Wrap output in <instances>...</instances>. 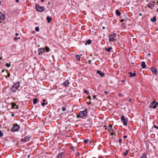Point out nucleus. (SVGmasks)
<instances>
[{"label": "nucleus", "mask_w": 158, "mask_h": 158, "mask_svg": "<svg viewBox=\"0 0 158 158\" xmlns=\"http://www.w3.org/2000/svg\"><path fill=\"white\" fill-rule=\"evenodd\" d=\"M96 98V96L95 95H94L93 96V98H94V99H95V98Z\"/></svg>", "instance_id": "nucleus-46"}, {"label": "nucleus", "mask_w": 158, "mask_h": 158, "mask_svg": "<svg viewBox=\"0 0 158 158\" xmlns=\"http://www.w3.org/2000/svg\"><path fill=\"white\" fill-rule=\"evenodd\" d=\"M109 126L110 127V128H112V125L110 124Z\"/></svg>", "instance_id": "nucleus-47"}, {"label": "nucleus", "mask_w": 158, "mask_h": 158, "mask_svg": "<svg viewBox=\"0 0 158 158\" xmlns=\"http://www.w3.org/2000/svg\"><path fill=\"white\" fill-rule=\"evenodd\" d=\"M152 71L155 74H156L157 70L155 67H152L151 68Z\"/></svg>", "instance_id": "nucleus-10"}, {"label": "nucleus", "mask_w": 158, "mask_h": 158, "mask_svg": "<svg viewBox=\"0 0 158 158\" xmlns=\"http://www.w3.org/2000/svg\"><path fill=\"white\" fill-rule=\"evenodd\" d=\"M88 98L89 99H91V96H89L88 97Z\"/></svg>", "instance_id": "nucleus-45"}, {"label": "nucleus", "mask_w": 158, "mask_h": 158, "mask_svg": "<svg viewBox=\"0 0 158 158\" xmlns=\"http://www.w3.org/2000/svg\"><path fill=\"white\" fill-rule=\"evenodd\" d=\"M3 133L0 130V136L1 137H2L3 136Z\"/></svg>", "instance_id": "nucleus-34"}, {"label": "nucleus", "mask_w": 158, "mask_h": 158, "mask_svg": "<svg viewBox=\"0 0 158 158\" xmlns=\"http://www.w3.org/2000/svg\"><path fill=\"white\" fill-rule=\"evenodd\" d=\"M35 8L36 10L39 12L43 11L44 10V6H40V5L38 4H36Z\"/></svg>", "instance_id": "nucleus-2"}, {"label": "nucleus", "mask_w": 158, "mask_h": 158, "mask_svg": "<svg viewBox=\"0 0 158 158\" xmlns=\"http://www.w3.org/2000/svg\"><path fill=\"white\" fill-rule=\"evenodd\" d=\"M87 114V109H86L84 111H81L79 113V114L77 115V117L82 118L86 116Z\"/></svg>", "instance_id": "nucleus-1"}, {"label": "nucleus", "mask_w": 158, "mask_h": 158, "mask_svg": "<svg viewBox=\"0 0 158 158\" xmlns=\"http://www.w3.org/2000/svg\"><path fill=\"white\" fill-rule=\"evenodd\" d=\"M141 158H146V157L144 156H143L141 157Z\"/></svg>", "instance_id": "nucleus-49"}, {"label": "nucleus", "mask_w": 158, "mask_h": 158, "mask_svg": "<svg viewBox=\"0 0 158 158\" xmlns=\"http://www.w3.org/2000/svg\"><path fill=\"white\" fill-rule=\"evenodd\" d=\"M121 119L122 121L125 120L126 119L125 118L124 116H122L121 117Z\"/></svg>", "instance_id": "nucleus-29"}, {"label": "nucleus", "mask_w": 158, "mask_h": 158, "mask_svg": "<svg viewBox=\"0 0 158 158\" xmlns=\"http://www.w3.org/2000/svg\"><path fill=\"white\" fill-rule=\"evenodd\" d=\"M12 106L13 108H15V106H16V104L15 103H11Z\"/></svg>", "instance_id": "nucleus-28"}, {"label": "nucleus", "mask_w": 158, "mask_h": 158, "mask_svg": "<svg viewBox=\"0 0 158 158\" xmlns=\"http://www.w3.org/2000/svg\"><path fill=\"white\" fill-rule=\"evenodd\" d=\"M104 93L106 94H108V92L107 91H105L104 92Z\"/></svg>", "instance_id": "nucleus-43"}, {"label": "nucleus", "mask_w": 158, "mask_h": 158, "mask_svg": "<svg viewBox=\"0 0 158 158\" xmlns=\"http://www.w3.org/2000/svg\"><path fill=\"white\" fill-rule=\"evenodd\" d=\"M14 115H14V114H11V116H12V117H13V116H14Z\"/></svg>", "instance_id": "nucleus-55"}, {"label": "nucleus", "mask_w": 158, "mask_h": 158, "mask_svg": "<svg viewBox=\"0 0 158 158\" xmlns=\"http://www.w3.org/2000/svg\"><path fill=\"white\" fill-rule=\"evenodd\" d=\"M45 49L43 48H41L38 50L39 54L40 55L42 54L44 51Z\"/></svg>", "instance_id": "nucleus-9"}, {"label": "nucleus", "mask_w": 158, "mask_h": 158, "mask_svg": "<svg viewBox=\"0 0 158 158\" xmlns=\"http://www.w3.org/2000/svg\"><path fill=\"white\" fill-rule=\"evenodd\" d=\"M17 89V88H16V87H15V86H13L11 89V90L12 91V92L15 91Z\"/></svg>", "instance_id": "nucleus-18"}, {"label": "nucleus", "mask_w": 158, "mask_h": 158, "mask_svg": "<svg viewBox=\"0 0 158 158\" xmlns=\"http://www.w3.org/2000/svg\"><path fill=\"white\" fill-rule=\"evenodd\" d=\"M18 35H19V34H18V33H16L15 34V35H16V36H18Z\"/></svg>", "instance_id": "nucleus-59"}, {"label": "nucleus", "mask_w": 158, "mask_h": 158, "mask_svg": "<svg viewBox=\"0 0 158 158\" xmlns=\"http://www.w3.org/2000/svg\"><path fill=\"white\" fill-rule=\"evenodd\" d=\"M154 127L155 128H156V129H158V126H156V125H154Z\"/></svg>", "instance_id": "nucleus-37"}, {"label": "nucleus", "mask_w": 158, "mask_h": 158, "mask_svg": "<svg viewBox=\"0 0 158 158\" xmlns=\"http://www.w3.org/2000/svg\"><path fill=\"white\" fill-rule=\"evenodd\" d=\"M88 141H89V139H85L84 140V142L85 143H88Z\"/></svg>", "instance_id": "nucleus-31"}, {"label": "nucleus", "mask_w": 158, "mask_h": 158, "mask_svg": "<svg viewBox=\"0 0 158 158\" xmlns=\"http://www.w3.org/2000/svg\"><path fill=\"white\" fill-rule=\"evenodd\" d=\"M141 66L143 69L145 68L146 67V65L145 64V62L144 61L142 62L141 63Z\"/></svg>", "instance_id": "nucleus-11"}, {"label": "nucleus", "mask_w": 158, "mask_h": 158, "mask_svg": "<svg viewBox=\"0 0 158 158\" xmlns=\"http://www.w3.org/2000/svg\"><path fill=\"white\" fill-rule=\"evenodd\" d=\"M129 73L130 74V76L131 77H134L136 75V73H135V72L133 73H132L131 72H130Z\"/></svg>", "instance_id": "nucleus-12"}, {"label": "nucleus", "mask_w": 158, "mask_h": 158, "mask_svg": "<svg viewBox=\"0 0 158 158\" xmlns=\"http://www.w3.org/2000/svg\"><path fill=\"white\" fill-rule=\"evenodd\" d=\"M102 28L103 29H105V27H102Z\"/></svg>", "instance_id": "nucleus-62"}, {"label": "nucleus", "mask_w": 158, "mask_h": 158, "mask_svg": "<svg viewBox=\"0 0 158 158\" xmlns=\"http://www.w3.org/2000/svg\"><path fill=\"white\" fill-rule=\"evenodd\" d=\"M5 18V15L4 14L0 12V20L4 19Z\"/></svg>", "instance_id": "nucleus-8"}, {"label": "nucleus", "mask_w": 158, "mask_h": 158, "mask_svg": "<svg viewBox=\"0 0 158 158\" xmlns=\"http://www.w3.org/2000/svg\"><path fill=\"white\" fill-rule=\"evenodd\" d=\"M97 73L101 77H103L105 74L104 73L102 72L101 71L99 70H97Z\"/></svg>", "instance_id": "nucleus-7"}, {"label": "nucleus", "mask_w": 158, "mask_h": 158, "mask_svg": "<svg viewBox=\"0 0 158 158\" xmlns=\"http://www.w3.org/2000/svg\"><path fill=\"white\" fill-rule=\"evenodd\" d=\"M80 155L79 153V152H77L76 154V156H79Z\"/></svg>", "instance_id": "nucleus-38"}, {"label": "nucleus", "mask_w": 158, "mask_h": 158, "mask_svg": "<svg viewBox=\"0 0 158 158\" xmlns=\"http://www.w3.org/2000/svg\"><path fill=\"white\" fill-rule=\"evenodd\" d=\"M45 51L47 52H48L50 51V49L49 47L48 46H46L45 48Z\"/></svg>", "instance_id": "nucleus-26"}, {"label": "nucleus", "mask_w": 158, "mask_h": 158, "mask_svg": "<svg viewBox=\"0 0 158 158\" xmlns=\"http://www.w3.org/2000/svg\"><path fill=\"white\" fill-rule=\"evenodd\" d=\"M45 104V103L44 102H42L41 104L43 106H44Z\"/></svg>", "instance_id": "nucleus-40"}, {"label": "nucleus", "mask_w": 158, "mask_h": 158, "mask_svg": "<svg viewBox=\"0 0 158 158\" xmlns=\"http://www.w3.org/2000/svg\"><path fill=\"white\" fill-rule=\"evenodd\" d=\"M91 60H89V63L90 64L91 63Z\"/></svg>", "instance_id": "nucleus-51"}, {"label": "nucleus", "mask_w": 158, "mask_h": 158, "mask_svg": "<svg viewBox=\"0 0 158 158\" xmlns=\"http://www.w3.org/2000/svg\"><path fill=\"white\" fill-rule=\"evenodd\" d=\"M122 18H123L124 20H126L127 18V16L125 15H124Z\"/></svg>", "instance_id": "nucleus-27"}, {"label": "nucleus", "mask_w": 158, "mask_h": 158, "mask_svg": "<svg viewBox=\"0 0 158 158\" xmlns=\"http://www.w3.org/2000/svg\"><path fill=\"white\" fill-rule=\"evenodd\" d=\"M69 84V81L68 80H66L63 83V84L64 86H65L66 87H67Z\"/></svg>", "instance_id": "nucleus-14"}, {"label": "nucleus", "mask_w": 158, "mask_h": 158, "mask_svg": "<svg viewBox=\"0 0 158 158\" xmlns=\"http://www.w3.org/2000/svg\"><path fill=\"white\" fill-rule=\"evenodd\" d=\"M112 49V48L111 47H110L108 48H105V49L106 51H107L108 52H110V51Z\"/></svg>", "instance_id": "nucleus-19"}, {"label": "nucleus", "mask_w": 158, "mask_h": 158, "mask_svg": "<svg viewBox=\"0 0 158 158\" xmlns=\"http://www.w3.org/2000/svg\"><path fill=\"white\" fill-rule=\"evenodd\" d=\"M114 134H115V133L114 134L113 132H112V133H111V135H114Z\"/></svg>", "instance_id": "nucleus-56"}, {"label": "nucleus", "mask_w": 158, "mask_h": 158, "mask_svg": "<svg viewBox=\"0 0 158 158\" xmlns=\"http://www.w3.org/2000/svg\"><path fill=\"white\" fill-rule=\"evenodd\" d=\"M87 104H91V102H87Z\"/></svg>", "instance_id": "nucleus-57"}, {"label": "nucleus", "mask_w": 158, "mask_h": 158, "mask_svg": "<svg viewBox=\"0 0 158 158\" xmlns=\"http://www.w3.org/2000/svg\"><path fill=\"white\" fill-rule=\"evenodd\" d=\"M18 106H16V107H15V108H16V109H18Z\"/></svg>", "instance_id": "nucleus-54"}, {"label": "nucleus", "mask_w": 158, "mask_h": 158, "mask_svg": "<svg viewBox=\"0 0 158 158\" xmlns=\"http://www.w3.org/2000/svg\"><path fill=\"white\" fill-rule=\"evenodd\" d=\"M2 57H0V60H2Z\"/></svg>", "instance_id": "nucleus-63"}, {"label": "nucleus", "mask_w": 158, "mask_h": 158, "mask_svg": "<svg viewBox=\"0 0 158 158\" xmlns=\"http://www.w3.org/2000/svg\"><path fill=\"white\" fill-rule=\"evenodd\" d=\"M116 35L115 33L110 35L109 36V41L110 42L114 41V38L115 36Z\"/></svg>", "instance_id": "nucleus-5"}, {"label": "nucleus", "mask_w": 158, "mask_h": 158, "mask_svg": "<svg viewBox=\"0 0 158 158\" xmlns=\"http://www.w3.org/2000/svg\"><path fill=\"white\" fill-rule=\"evenodd\" d=\"M44 0H41V2H44Z\"/></svg>", "instance_id": "nucleus-61"}, {"label": "nucleus", "mask_w": 158, "mask_h": 158, "mask_svg": "<svg viewBox=\"0 0 158 158\" xmlns=\"http://www.w3.org/2000/svg\"><path fill=\"white\" fill-rule=\"evenodd\" d=\"M121 95V93L119 94L118 96H120Z\"/></svg>", "instance_id": "nucleus-60"}, {"label": "nucleus", "mask_w": 158, "mask_h": 158, "mask_svg": "<svg viewBox=\"0 0 158 158\" xmlns=\"http://www.w3.org/2000/svg\"><path fill=\"white\" fill-rule=\"evenodd\" d=\"M43 101L44 102H45L46 101V100L45 99H43Z\"/></svg>", "instance_id": "nucleus-52"}, {"label": "nucleus", "mask_w": 158, "mask_h": 158, "mask_svg": "<svg viewBox=\"0 0 158 158\" xmlns=\"http://www.w3.org/2000/svg\"><path fill=\"white\" fill-rule=\"evenodd\" d=\"M31 137V136H27L25 137L24 139H22V140L24 142H26L29 140Z\"/></svg>", "instance_id": "nucleus-6"}, {"label": "nucleus", "mask_w": 158, "mask_h": 158, "mask_svg": "<svg viewBox=\"0 0 158 158\" xmlns=\"http://www.w3.org/2000/svg\"><path fill=\"white\" fill-rule=\"evenodd\" d=\"M84 92L85 93H86V94H88L89 93H88V92L87 91V90H85L84 91Z\"/></svg>", "instance_id": "nucleus-39"}, {"label": "nucleus", "mask_w": 158, "mask_h": 158, "mask_svg": "<svg viewBox=\"0 0 158 158\" xmlns=\"http://www.w3.org/2000/svg\"><path fill=\"white\" fill-rule=\"evenodd\" d=\"M76 57L78 61H80V60L81 57L79 55H76Z\"/></svg>", "instance_id": "nucleus-24"}, {"label": "nucleus", "mask_w": 158, "mask_h": 158, "mask_svg": "<svg viewBox=\"0 0 158 158\" xmlns=\"http://www.w3.org/2000/svg\"><path fill=\"white\" fill-rule=\"evenodd\" d=\"M16 2H18L19 1V0H15Z\"/></svg>", "instance_id": "nucleus-58"}, {"label": "nucleus", "mask_w": 158, "mask_h": 158, "mask_svg": "<svg viewBox=\"0 0 158 158\" xmlns=\"http://www.w3.org/2000/svg\"><path fill=\"white\" fill-rule=\"evenodd\" d=\"M151 21L152 22H155L156 21V16H154L153 18L151 19Z\"/></svg>", "instance_id": "nucleus-15"}, {"label": "nucleus", "mask_w": 158, "mask_h": 158, "mask_svg": "<svg viewBox=\"0 0 158 158\" xmlns=\"http://www.w3.org/2000/svg\"><path fill=\"white\" fill-rule=\"evenodd\" d=\"M128 151L127 150L126 152H125L124 153V155L126 156L127 155V153H128Z\"/></svg>", "instance_id": "nucleus-30"}, {"label": "nucleus", "mask_w": 158, "mask_h": 158, "mask_svg": "<svg viewBox=\"0 0 158 158\" xmlns=\"http://www.w3.org/2000/svg\"><path fill=\"white\" fill-rule=\"evenodd\" d=\"M37 98H35L33 99V103L34 104H35L37 102Z\"/></svg>", "instance_id": "nucleus-22"}, {"label": "nucleus", "mask_w": 158, "mask_h": 158, "mask_svg": "<svg viewBox=\"0 0 158 158\" xmlns=\"http://www.w3.org/2000/svg\"><path fill=\"white\" fill-rule=\"evenodd\" d=\"M127 138V136L126 135H125L123 136V138L125 139Z\"/></svg>", "instance_id": "nucleus-48"}, {"label": "nucleus", "mask_w": 158, "mask_h": 158, "mask_svg": "<svg viewBox=\"0 0 158 158\" xmlns=\"http://www.w3.org/2000/svg\"><path fill=\"white\" fill-rule=\"evenodd\" d=\"M116 15H118V16H119L120 15L121 13L118 10H116Z\"/></svg>", "instance_id": "nucleus-23"}, {"label": "nucleus", "mask_w": 158, "mask_h": 158, "mask_svg": "<svg viewBox=\"0 0 158 158\" xmlns=\"http://www.w3.org/2000/svg\"><path fill=\"white\" fill-rule=\"evenodd\" d=\"M131 98H130V99H129V102L131 101Z\"/></svg>", "instance_id": "nucleus-64"}, {"label": "nucleus", "mask_w": 158, "mask_h": 158, "mask_svg": "<svg viewBox=\"0 0 158 158\" xmlns=\"http://www.w3.org/2000/svg\"><path fill=\"white\" fill-rule=\"evenodd\" d=\"M6 65L7 67H9L10 66V64L8 63L6 64Z\"/></svg>", "instance_id": "nucleus-35"}, {"label": "nucleus", "mask_w": 158, "mask_h": 158, "mask_svg": "<svg viewBox=\"0 0 158 158\" xmlns=\"http://www.w3.org/2000/svg\"><path fill=\"white\" fill-rule=\"evenodd\" d=\"M119 143H121L122 142V139H119Z\"/></svg>", "instance_id": "nucleus-41"}, {"label": "nucleus", "mask_w": 158, "mask_h": 158, "mask_svg": "<svg viewBox=\"0 0 158 158\" xmlns=\"http://www.w3.org/2000/svg\"><path fill=\"white\" fill-rule=\"evenodd\" d=\"M19 82L18 81L16 84L14 83L13 86H15V87H16V88L18 89V87L19 86Z\"/></svg>", "instance_id": "nucleus-13"}, {"label": "nucleus", "mask_w": 158, "mask_h": 158, "mask_svg": "<svg viewBox=\"0 0 158 158\" xmlns=\"http://www.w3.org/2000/svg\"><path fill=\"white\" fill-rule=\"evenodd\" d=\"M91 43V40H89L85 42V45H86L87 44H89Z\"/></svg>", "instance_id": "nucleus-21"}, {"label": "nucleus", "mask_w": 158, "mask_h": 158, "mask_svg": "<svg viewBox=\"0 0 158 158\" xmlns=\"http://www.w3.org/2000/svg\"><path fill=\"white\" fill-rule=\"evenodd\" d=\"M113 130L112 128H110V129H108V130L109 131V132H110L111 131H113Z\"/></svg>", "instance_id": "nucleus-36"}, {"label": "nucleus", "mask_w": 158, "mask_h": 158, "mask_svg": "<svg viewBox=\"0 0 158 158\" xmlns=\"http://www.w3.org/2000/svg\"><path fill=\"white\" fill-rule=\"evenodd\" d=\"M47 20H48V23H50V21H51V20L52 19V18H51V17H49V16H48L47 17Z\"/></svg>", "instance_id": "nucleus-20"}, {"label": "nucleus", "mask_w": 158, "mask_h": 158, "mask_svg": "<svg viewBox=\"0 0 158 158\" xmlns=\"http://www.w3.org/2000/svg\"><path fill=\"white\" fill-rule=\"evenodd\" d=\"M124 20L123 19H122L120 20V22H123L124 21Z\"/></svg>", "instance_id": "nucleus-44"}, {"label": "nucleus", "mask_w": 158, "mask_h": 158, "mask_svg": "<svg viewBox=\"0 0 158 158\" xmlns=\"http://www.w3.org/2000/svg\"><path fill=\"white\" fill-rule=\"evenodd\" d=\"M20 127L17 123L15 124L14 125V127L11 129V131L13 132L17 131L19 130Z\"/></svg>", "instance_id": "nucleus-3"}, {"label": "nucleus", "mask_w": 158, "mask_h": 158, "mask_svg": "<svg viewBox=\"0 0 158 158\" xmlns=\"http://www.w3.org/2000/svg\"><path fill=\"white\" fill-rule=\"evenodd\" d=\"M18 39V38L16 37H15L14 38V40H17Z\"/></svg>", "instance_id": "nucleus-42"}, {"label": "nucleus", "mask_w": 158, "mask_h": 158, "mask_svg": "<svg viewBox=\"0 0 158 158\" xmlns=\"http://www.w3.org/2000/svg\"><path fill=\"white\" fill-rule=\"evenodd\" d=\"M35 30L36 31H38L39 30V27H36L35 28Z\"/></svg>", "instance_id": "nucleus-32"}, {"label": "nucleus", "mask_w": 158, "mask_h": 158, "mask_svg": "<svg viewBox=\"0 0 158 158\" xmlns=\"http://www.w3.org/2000/svg\"><path fill=\"white\" fill-rule=\"evenodd\" d=\"M71 148L72 149H73V146H71Z\"/></svg>", "instance_id": "nucleus-53"}, {"label": "nucleus", "mask_w": 158, "mask_h": 158, "mask_svg": "<svg viewBox=\"0 0 158 158\" xmlns=\"http://www.w3.org/2000/svg\"><path fill=\"white\" fill-rule=\"evenodd\" d=\"M158 106V103L157 102H156L154 101L151 103L149 107L155 109Z\"/></svg>", "instance_id": "nucleus-4"}, {"label": "nucleus", "mask_w": 158, "mask_h": 158, "mask_svg": "<svg viewBox=\"0 0 158 158\" xmlns=\"http://www.w3.org/2000/svg\"><path fill=\"white\" fill-rule=\"evenodd\" d=\"M154 6V4H149L148 5V7L152 9V7H153Z\"/></svg>", "instance_id": "nucleus-17"}, {"label": "nucleus", "mask_w": 158, "mask_h": 158, "mask_svg": "<svg viewBox=\"0 0 158 158\" xmlns=\"http://www.w3.org/2000/svg\"><path fill=\"white\" fill-rule=\"evenodd\" d=\"M8 75H7V76L8 77H9L10 76V73H8L7 74Z\"/></svg>", "instance_id": "nucleus-50"}, {"label": "nucleus", "mask_w": 158, "mask_h": 158, "mask_svg": "<svg viewBox=\"0 0 158 158\" xmlns=\"http://www.w3.org/2000/svg\"><path fill=\"white\" fill-rule=\"evenodd\" d=\"M62 110L63 111H64L66 110L65 107H62Z\"/></svg>", "instance_id": "nucleus-33"}, {"label": "nucleus", "mask_w": 158, "mask_h": 158, "mask_svg": "<svg viewBox=\"0 0 158 158\" xmlns=\"http://www.w3.org/2000/svg\"><path fill=\"white\" fill-rule=\"evenodd\" d=\"M64 153L63 152H61L60 154H59L58 155V158H60L62 156H64Z\"/></svg>", "instance_id": "nucleus-16"}, {"label": "nucleus", "mask_w": 158, "mask_h": 158, "mask_svg": "<svg viewBox=\"0 0 158 158\" xmlns=\"http://www.w3.org/2000/svg\"><path fill=\"white\" fill-rule=\"evenodd\" d=\"M123 123L124 125L126 126L127 125V120L126 119L125 120H123Z\"/></svg>", "instance_id": "nucleus-25"}]
</instances>
